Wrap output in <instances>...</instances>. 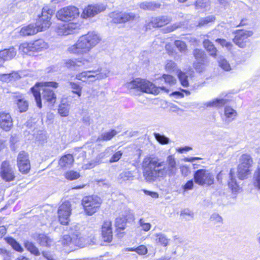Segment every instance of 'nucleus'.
Returning a JSON list of instances; mask_svg holds the SVG:
<instances>
[{
  "label": "nucleus",
  "mask_w": 260,
  "mask_h": 260,
  "mask_svg": "<svg viewBox=\"0 0 260 260\" xmlns=\"http://www.w3.org/2000/svg\"><path fill=\"white\" fill-rule=\"evenodd\" d=\"M123 153V152L121 150L114 152L112 149V147H108L104 152L100 153L98 157L99 159H102L113 154L109 160V162L110 163H114L117 162L121 158Z\"/></svg>",
  "instance_id": "412c9836"
},
{
  "label": "nucleus",
  "mask_w": 260,
  "mask_h": 260,
  "mask_svg": "<svg viewBox=\"0 0 260 260\" xmlns=\"http://www.w3.org/2000/svg\"><path fill=\"white\" fill-rule=\"evenodd\" d=\"M193 55L196 60L193 64V67L200 72L201 66L207 61V55L204 50L197 48L193 50Z\"/></svg>",
  "instance_id": "aec40b11"
},
{
  "label": "nucleus",
  "mask_w": 260,
  "mask_h": 260,
  "mask_svg": "<svg viewBox=\"0 0 260 260\" xmlns=\"http://www.w3.org/2000/svg\"><path fill=\"white\" fill-rule=\"evenodd\" d=\"M153 135L156 141L161 144H167L169 143V138L164 135L154 133Z\"/></svg>",
  "instance_id": "49530a36"
},
{
  "label": "nucleus",
  "mask_w": 260,
  "mask_h": 260,
  "mask_svg": "<svg viewBox=\"0 0 260 260\" xmlns=\"http://www.w3.org/2000/svg\"><path fill=\"white\" fill-rule=\"evenodd\" d=\"M110 17L112 18V21L114 23H122L135 20L137 15L132 12H119L112 13L111 14Z\"/></svg>",
  "instance_id": "f3484780"
},
{
  "label": "nucleus",
  "mask_w": 260,
  "mask_h": 260,
  "mask_svg": "<svg viewBox=\"0 0 260 260\" xmlns=\"http://www.w3.org/2000/svg\"><path fill=\"white\" fill-rule=\"evenodd\" d=\"M117 133L118 132L114 129H111L108 132L103 133L98 137L96 140V142L110 141L115 137Z\"/></svg>",
  "instance_id": "bb28decb"
},
{
  "label": "nucleus",
  "mask_w": 260,
  "mask_h": 260,
  "mask_svg": "<svg viewBox=\"0 0 260 260\" xmlns=\"http://www.w3.org/2000/svg\"><path fill=\"white\" fill-rule=\"evenodd\" d=\"M79 25L75 23H64L58 26L56 32L58 35L67 36L76 33L79 29Z\"/></svg>",
  "instance_id": "a211bd4d"
},
{
  "label": "nucleus",
  "mask_w": 260,
  "mask_h": 260,
  "mask_svg": "<svg viewBox=\"0 0 260 260\" xmlns=\"http://www.w3.org/2000/svg\"><path fill=\"white\" fill-rule=\"evenodd\" d=\"M16 55V51L14 48L6 49L0 51V55L4 61L10 60Z\"/></svg>",
  "instance_id": "c756f323"
},
{
  "label": "nucleus",
  "mask_w": 260,
  "mask_h": 260,
  "mask_svg": "<svg viewBox=\"0 0 260 260\" xmlns=\"http://www.w3.org/2000/svg\"><path fill=\"white\" fill-rule=\"evenodd\" d=\"M12 74H3L1 77V79L5 82L11 81L13 77Z\"/></svg>",
  "instance_id": "0e129e2a"
},
{
  "label": "nucleus",
  "mask_w": 260,
  "mask_h": 260,
  "mask_svg": "<svg viewBox=\"0 0 260 260\" xmlns=\"http://www.w3.org/2000/svg\"><path fill=\"white\" fill-rule=\"evenodd\" d=\"M102 235L105 242H111L113 239V232L112 229V222L105 220L102 226Z\"/></svg>",
  "instance_id": "5701e85b"
},
{
  "label": "nucleus",
  "mask_w": 260,
  "mask_h": 260,
  "mask_svg": "<svg viewBox=\"0 0 260 260\" xmlns=\"http://www.w3.org/2000/svg\"><path fill=\"white\" fill-rule=\"evenodd\" d=\"M209 5V0H197L195 3L196 9L198 10L207 9Z\"/></svg>",
  "instance_id": "09e8293b"
},
{
  "label": "nucleus",
  "mask_w": 260,
  "mask_h": 260,
  "mask_svg": "<svg viewBox=\"0 0 260 260\" xmlns=\"http://www.w3.org/2000/svg\"><path fill=\"white\" fill-rule=\"evenodd\" d=\"M126 224V221L124 218L119 217L116 219L115 226L117 228V236L118 237H122L123 236L122 233L120 231H123L125 229Z\"/></svg>",
  "instance_id": "473e14b6"
},
{
  "label": "nucleus",
  "mask_w": 260,
  "mask_h": 260,
  "mask_svg": "<svg viewBox=\"0 0 260 260\" xmlns=\"http://www.w3.org/2000/svg\"><path fill=\"white\" fill-rule=\"evenodd\" d=\"M194 182L193 179L188 180L183 186V189L185 190H191L193 188L194 186Z\"/></svg>",
  "instance_id": "052dcab7"
},
{
  "label": "nucleus",
  "mask_w": 260,
  "mask_h": 260,
  "mask_svg": "<svg viewBox=\"0 0 260 260\" xmlns=\"http://www.w3.org/2000/svg\"><path fill=\"white\" fill-rule=\"evenodd\" d=\"M210 220L218 223L221 222L222 219L218 214L214 213L211 216Z\"/></svg>",
  "instance_id": "680f3d73"
},
{
  "label": "nucleus",
  "mask_w": 260,
  "mask_h": 260,
  "mask_svg": "<svg viewBox=\"0 0 260 260\" xmlns=\"http://www.w3.org/2000/svg\"><path fill=\"white\" fill-rule=\"evenodd\" d=\"M100 40V37L95 32H88L80 37L75 44L68 48V51L77 55L83 54L96 45Z\"/></svg>",
  "instance_id": "7ed1b4c3"
},
{
  "label": "nucleus",
  "mask_w": 260,
  "mask_h": 260,
  "mask_svg": "<svg viewBox=\"0 0 260 260\" xmlns=\"http://www.w3.org/2000/svg\"><path fill=\"white\" fill-rule=\"evenodd\" d=\"M224 115L225 116V121L230 123L235 119L237 116V112L232 108L226 106L224 108Z\"/></svg>",
  "instance_id": "c85d7f7f"
},
{
  "label": "nucleus",
  "mask_w": 260,
  "mask_h": 260,
  "mask_svg": "<svg viewBox=\"0 0 260 260\" xmlns=\"http://www.w3.org/2000/svg\"><path fill=\"white\" fill-rule=\"evenodd\" d=\"M253 32L246 30H237L235 31V36L233 39L234 43L240 48H243L246 47L247 39L251 36Z\"/></svg>",
  "instance_id": "2eb2a0df"
},
{
  "label": "nucleus",
  "mask_w": 260,
  "mask_h": 260,
  "mask_svg": "<svg viewBox=\"0 0 260 260\" xmlns=\"http://www.w3.org/2000/svg\"><path fill=\"white\" fill-rule=\"evenodd\" d=\"M17 166L19 171L22 174H26L28 173L30 169L28 155L24 151L20 152L18 155Z\"/></svg>",
  "instance_id": "4468645a"
},
{
  "label": "nucleus",
  "mask_w": 260,
  "mask_h": 260,
  "mask_svg": "<svg viewBox=\"0 0 260 260\" xmlns=\"http://www.w3.org/2000/svg\"><path fill=\"white\" fill-rule=\"evenodd\" d=\"M160 7V4L155 2H146L140 4L141 9L144 10L154 11Z\"/></svg>",
  "instance_id": "72a5a7b5"
},
{
  "label": "nucleus",
  "mask_w": 260,
  "mask_h": 260,
  "mask_svg": "<svg viewBox=\"0 0 260 260\" xmlns=\"http://www.w3.org/2000/svg\"><path fill=\"white\" fill-rule=\"evenodd\" d=\"M134 176L131 171H124L119 174L118 177V180L120 183L126 182L127 181H131L133 180Z\"/></svg>",
  "instance_id": "f704fd0d"
},
{
  "label": "nucleus",
  "mask_w": 260,
  "mask_h": 260,
  "mask_svg": "<svg viewBox=\"0 0 260 260\" xmlns=\"http://www.w3.org/2000/svg\"><path fill=\"white\" fill-rule=\"evenodd\" d=\"M215 17L213 15H209L204 18H201L198 22V26L203 27L208 25L210 23L214 22Z\"/></svg>",
  "instance_id": "58836bf2"
},
{
  "label": "nucleus",
  "mask_w": 260,
  "mask_h": 260,
  "mask_svg": "<svg viewBox=\"0 0 260 260\" xmlns=\"http://www.w3.org/2000/svg\"><path fill=\"white\" fill-rule=\"evenodd\" d=\"M69 84L72 89V92L77 94L78 97H80L82 93V87L78 83L74 82H70Z\"/></svg>",
  "instance_id": "c03bdc74"
},
{
  "label": "nucleus",
  "mask_w": 260,
  "mask_h": 260,
  "mask_svg": "<svg viewBox=\"0 0 260 260\" xmlns=\"http://www.w3.org/2000/svg\"><path fill=\"white\" fill-rule=\"evenodd\" d=\"M253 179L254 186L260 190V159L257 169L254 173Z\"/></svg>",
  "instance_id": "79ce46f5"
},
{
  "label": "nucleus",
  "mask_w": 260,
  "mask_h": 260,
  "mask_svg": "<svg viewBox=\"0 0 260 260\" xmlns=\"http://www.w3.org/2000/svg\"><path fill=\"white\" fill-rule=\"evenodd\" d=\"M144 192L145 194L150 196L153 198H157L158 197V194L156 192L150 191L147 190H144Z\"/></svg>",
  "instance_id": "338daca9"
},
{
  "label": "nucleus",
  "mask_w": 260,
  "mask_h": 260,
  "mask_svg": "<svg viewBox=\"0 0 260 260\" xmlns=\"http://www.w3.org/2000/svg\"><path fill=\"white\" fill-rule=\"evenodd\" d=\"M54 11L45 7L42 9L41 15L38 16L35 25L39 31H42L48 28L51 25L50 19Z\"/></svg>",
  "instance_id": "6e6552de"
},
{
  "label": "nucleus",
  "mask_w": 260,
  "mask_h": 260,
  "mask_svg": "<svg viewBox=\"0 0 260 260\" xmlns=\"http://www.w3.org/2000/svg\"><path fill=\"white\" fill-rule=\"evenodd\" d=\"M80 177V174L74 171H68L65 174V177L69 180H74L77 179Z\"/></svg>",
  "instance_id": "3c124183"
},
{
  "label": "nucleus",
  "mask_w": 260,
  "mask_h": 260,
  "mask_svg": "<svg viewBox=\"0 0 260 260\" xmlns=\"http://www.w3.org/2000/svg\"><path fill=\"white\" fill-rule=\"evenodd\" d=\"M102 204L101 199L97 196L84 197L82 200L84 210L87 215L91 216L96 212Z\"/></svg>",
  "instance_id": "423d86ee"
},
{
  "label": "nucleus",
  "mask_w": 260,
  "mask_h": 260,
  "mask_svg": "<svg viewBox=\"0 0 260 260\" xmlns=\"http://www.w3.org/2000/svg\"><path fill=\"white\" fill-rule=\"evenodd\" d=\"M82 121L86 125H89L91 123V119L89 116H84L82 119Z\"/></svg>",
  "instance_id": "774afa93"
},
{
  "label": "nucleus",
  "mask_w": 260,
  "mask_h": 260,
  "mask_svg": "<svg viewBox=\"0 0 260 260\" xmlns=\"http://www.w3.org/2000/svg\"><path fill=\"white\" fill-rule=\"evenodd\" d=\"M252 159L247 154H243L240 158V164L238 167V177L240 180L246 179L250 173V168L252 166Z\"/></svg>",
  "instance_id": "1a4fd4ad"
},
{
  "label": "nucleus",
  "mask_w": 260,
  "mask_h": 260,
  "mask_svg": "<svg viewBox=\"0 0 260 260\" xmlns=\"http://www.w3.org/2000/svg\"><path fill=\"white\" fill-rule=\"evenodd\" d=\"M13 126V120L8 113H0V127L6 132L9 131Z\"/></svg>",
  "instance_id": "b1692460"
},
{
  "label": "nucleus",
  "mask_w": 260,
  "mask_h": 260,
  "mask_svg": "<svg viewBox=\"0 0 260 260\" xmlns=\"http://www.w3.org/2000/svg\"><path fill=\"white\" fill-rule=\"evenodd\" d=\"M166 69L167 71L170 72L174 71L177 69V64L172 60L168 61L166 65Z\"/></svg>",
  "instance_id": "5fc2aeb1"
},
{
  "label": "nucleus",
  "mask_w": 260,
  "mask_h": 260,
  "mask_svg": "<svg viewBox=\"0 0 260 260\" xmlns=\"http://www.w3.org/2000/svg\"><path fill=\"white\" fill-rule=\"evenodd\" d=\"M171 19L167 16H161L152 18L150 21L146 25V29H151L152 28L162 27L168 24Z\"/></svg>",
  "instance_id": "6ab92c4d"
},
{
  "label": "nucleus",
  "mask_w": 260,
  "mask_h": 260,
  "mask_svg": "<svg viewBox=\"0 0 260 260\" xmlns=\"http://www.w3.org/2000/svg\"><path fill=\"white\" fill-rule=\"evenodd\" d=\"M25 247L32 254L35 255H39L40 253L37 247L31 242L27 241L24 243Z\"/></svg>",
  "instance_id": "a19ab883"
},
{
  "label": "nucleus",
  "mask_w": 260,
  "mask_h": 260,
  "mask_svg": "<svg viewBox=\"0 0 260 260\" xmlns=\"http://www.w3.org/2000/svg\"><path fill=\"white\" fill-rule=\"evenodd\" d=\"M97 184L100 186H103L105 188H108L109 187V184L108 182L104 180H99L97 181Z\"/></svg>",
  "instance_id": "69168bd1"
},
{
  "label": "nucleus",
  "mask_w": 260,
  "mask_h": 260,
  "mask_svg": "<svg viewBox=\"0 0 260 260\" xmlns=\"http://www.w3.org/2000/svg\"><path fill=\"white\" fill-rule=\"evenodd\" d=\"M31 43L34 52H39L47 48V44L42 39L36 40Z\"/></svg>",
  "instance_id": "c9c22d12"
},
{
  "label": "nucleus",
  "mask_w": 260,
  "mask_h": 260,
  "mask_svg": "<svg viewBox=\"0 0 260 260\" xmlns=\"http://www.w3.org/2000/svg\"><path fill=\"white\" fill-rule=\"evenodd\" d=\"M193 180L194 183L200 186H210L214 184V175L210 170L199 169L194 172Z\"/></svg>",
  "instance_id": "39448f33"
},
{
  "label": "nucleus",
  "mask_w": 260,
  "mask_h": 260,
  "mask_svg": "<svg viewBox=\"0 0 260 260\" xmlns=\"http://www.w3.org/2000/svg\"><path fill=\"white\" fill-rule=\"evenodd\" d=\"M78 9L74 6H69L59 10L56 13L57 18L62 21H69L78 16Z\"/></svg>",
  "instance_id": "9b49d317"
},
{
  "label": "nucleus",
  "mask_w": 260,
  "mask_h": 260,
  "mask_svg": "<svg viewBox=\"0 0 260 260\" xmlns=\"http://www.w3.org/2000/svg\"><path fill=\"white\" fill-rule=\"evenodd\" d=\"M105 9V6L102 4L89 5L84 8L82 16L84 18L93 17L96 15L104 11Z\"/></svg>",
  "instance_id": "dca6fc26"
},
{
  "label": "nucleus",
  "mask_w": 260,
  "mask_h": 260,
  "mask_svg": "<svg viewBox=\"0 0 260 260\" xmlns=\"http://www.w3.org/2000/svg\"><path fill=\"white\" fill-rule=\"evenodd\" d=\"M139 222L140 225L141 226V228L144 231L147 232L149 230H150L151 226L150 223L145 222L143 218H140Z\"/></svg>",
  "instance_id": "13d9d810"
},
{
  "label": "nucleus",
  "mask_w": 260,
  "mask_h": 260,
  "mask_svg": "<svg viewBox=\"0 0 260 260\" xmlns=\"http://www.w3.org/2000/svg\"><path fill=\"white\" fill-rule=\"evenodd\" d=\"M8 243L11 245L12 248L18 252H22L23 251V248L20 244L14 238H9L7 240Z\"/></svg>",
  "instance_id": "a18cd8bd"
},
{
  "label": "nucleus",
  "mask_w": 260,
  "mask_h": 260,
  "mask_svg": "<svg viewBox=\"0 0 260 260\" xmlns=\"http://www.w3.org/2000/svg\"><path fill=\"white\" fill-rule=\"evenodd\" d=\"M128 88L136 89L142 92L150 93L152 94H158L159 90H166L164 86L157 87L152 82L140 78H137L127 83Z\"/></svg>",
  "instance_id": "20e7f679"
},
{
  "label": "nucleus",
  "mask_w": 260,
  "mask_h": 260,
  "mask_svg": "<svg viewBox=\"0 0 260 260\" xmlns=\"http://www.w3.org/2000/svg\"><path fill=\"white\" fill-rule=\"evenodd\" d=\"M147 252V248L144 245H142L136 248V252L139 255H145Z\"/></svg>",
  "instance_id": "bf43d9fd"
},
{
  "label": "nucleus",
  "mask_w": 260,
  "mask_h": 260,
  "mask_svg": "<svg viewBox=\"0 0 260 260\" xmlns=\"http://www.w3.org/2000/svg\"><path fill=\"white\" fill-rule=\"evenodd\" d=\"M165 162L160 161L156 158L147 157L142 162L143 176L147 182H153L159 177H163L166 175L170 177L175 175L177 168L175 158L172 155L167 157L166 166L161 168Z\"/></svg>",
  "instance_id": "f257e3e1"
},
{
  "label": "nucleus",
  "mask_w": 260,
  "mask_h": 260,
  "mask_svg": "<svg viewBox=\"0 0 260 260\" xmlns=\"http://www.w3.org/2000/svg\"><path fill=\"white\" fill-rule=\"evenodd\" d=\"M39 32L35 24H30L21 28L20 33L21 36H28L33 35Z\"/></svg>",
  "instance_id": "cd10ccee"
},
{
  "label": "nucleus",
  "mask_w": 260,
  "mask_h": 260,
  "mask_svg": "<svg viewBox=\"0 0 260 260\" xmlns=\"http://www.w3.org/2000/svg\"><path fill=\"white\" fill-rule=\"evenodd\" d=\"M95 60V58L87 55L83 57L81 60L69 59L65 62V66L71 70H77L78 68L84 67L85 68H90Z\"/></svg>",
  "instance_id": "9d476101"
},
{
  "label": "nucleus",
  "mask_w": 260,
  "mask_h": 260,
  "mask_svg": "<svg viewBox=\"0 0 260 260\" xmlns=\"http://www.w3.org/2000/svg\"><path fill=\"white\" fill-rule=\"evenodd\" d=\"M228 101L229 100L225 99H216L206 103L205 105L208 107L220 108L225 105Z\"/></svg>",
  "instance_id": "7c9ffc66"
},
{
  "label": "nucleus",
  "mask_w": 260,
  "mask_h": 260,
  "mask_svg": "<svg viewBox=\"0 0 260 260\" xmlns=\"http://www.w3.org/2000/svg\"><path fill=\"white\" fill-rule=\"evenodd\" d=\"M19 50L24 54L31 55V52H34L31 43H24L21 44L19 46Z\"/></svg>",
  "instance_id": "ea45409f"
},
{
  "label": "nucleus",
  "mask_w": 260,
  "mask_h": 260,
  "mask_svg": "<svg viewBox=\"0 0 260 260\" xmlns=\"http://www.w3.org/2000/svg\"><path fill=\"white\" fill-rule=\"evenodd\" d=\"M219 67L225 71H229L231 68L229 62L223 57H220L218 59Z\"/></svg>",
  "instance_id": "8fccbe9b"
},
{
  "label": "nucleus",
  "mask_w": 260,
  "mask_h": 260,
  "mask_svg": "<svg viewBox=\"0 0 260 260\" xmlns=\"http://www.w3.org/2000/svg\"><path fill=\"white\" fill-rule=\"evenodd\" d=\"M166 83H168L170 84H174L175 83L176 79L171 75L164 74L162 76Z\"/></svg>",
  "instance_id": "4d7b16f0"
},
{
  "label": "nucleus",
  "mask_w": 260,
  "mask_h": 260,
  "mask_svg": "<svg viewBox=\"0 0 260 260\" xmlns=\"http://www.w3.org/2000/svg\"><path fill=\"white\" fill-rule=\"evenodd\" d=\"M181 216H189L191 217H193V213L191 211L188 209H185L183 210H182L181 212Z\"/></svg>",
  "instance_id": "e2e57ef3"
},
{
  "label": "nucleus",
  "mask_w": 260,
  "mask_h": 260,
  "mask_svg": "<svg viewBox=\"0 0 260 260\" xmlns=\"http://www.w3.org/2000/svg\"><path fill=\"white\" fill-rule=\"evenodd\" d=\"M74 159L72 155L70 154L62 156L59 160V165L63 169L70 168L74 162Z\"/></svg>",
  "instance_id": "a878e982"
},
{
  "label": "nucleus",
  "mask_w": 260,
  "mask_h": 260,
  "mask_svg": "<svg viewBox=\"0 0 260 260\" xmlns=\"http://www.w3.org/2000/svg\"><path fill=\"white\" fill-rule=\"evenodd\" d=\"M82 240V238L80 236L78 226L74 225L70 228L69 234L63 236L61 239V243L64 246H69L71 244L80 246Z\"/></svg>",
  "instance_id": "0eeeda50"
},
{
  "label": "nucleus",
  "mask_w": 260,
  "mask_h": 260,
  "mask_svg": "<svg viewBox=\"0 0 260 260\" xmlns=\"http://www.w3.org/2000/svg\"><path fill=\"white\" fill-rule=\"evenodd\" d=\"M203 46L209 54L215 57L216 56L217 49L214 44L209 40H205L203 41Z\"/></svg>",
  "instance_id": "2f4dec72"
},
{
  "label": "nucleus",
  "mask_w": 260,
  "mask_h": 260,
  "mask_svg": "<svg viewBox=\"0 0 260 260\" xmlns=\"http://www.w3.org/2000/svg\"><path fill=\"white\" fill-rule=\"evenodd\" d=\"M32 238L42 246L50 247L52 243L51 239L45 234L35 233Z\"/></svg>",
  "instance_id": "393cba45"
},
{
  "label": "nucleus",
  "mask_w": 260,
  "mask_h": 260,
  "mask_svg": "<svg viewBox=\"0 0 260 260\" xmlns=\"http://www.w3.org/2000/svg\"><path fill=\"white\" fill-rule=\"evenodd\" d=\"M101 69L99 68L96 70H90L82 72L76 75V79L81 80L83 82H86L87 79L95 78L92 81L96 79H101L107 77L106 74L101 73Z\"/></svg>",
  "instance_id": "ddd939ff"
},
{
  "label": "nucleus",
  "mask_w": 260,
  "mask_h": 260,
  "mask_svg": "<svg viewBox=\"0 0 260 260\" xmlns=\"http://www.w3.org/2000/svg\"><path fill=\"white\" fill-rule=\"evenodd\" d=\"M17 106L20 112H24L27 111L28 107V102L23 99H19L17 100Z\"/></svg>",
  "instance_id": "de8ad7c7"
},
{
  "label": "nucleus",
  "mask_w": 260,
  "mask_h": 260,
  "mask_svg": "<svg viewBox=\"0 0 260 260\" xmlns=\"http://www.w3.org/2000/svg\"><path fill=\"white\" fill-rule=\"evenodd\" d=\"M71 207L69 202L62 203L58 209V220L61 224L67 225L70 221Z\"/></svg>",
  "instance_id": "f8f14e48"
},
{
  "label": "nucleus",
  "mask_w": 260,
  "mask_h": 260,
  "mask_svg": "<svg viewBox=\"0 0 260 260\" xmlns=\"http://www.w3.org/2000/svg\"><path fill=\"white\" fill-rule=\"evenodd\" d=\"M216 42L219 44L222 47H225L228 49L230 50L232 48V44L231 43L227 42L224 39H217Z\"/></svg>",
  "instance_id": "6e6d98bb"
},
{
  "label": "nucleus",
  "mask_w": 260,
  "mask_h": 260,
  "mask_svg": "<svg viewBox=\"0 0 260 260\" xmlns=\"http://www.w3.org/2000/svg\"><path fill=\"white\" fill-rule=\"evenodd\" d=\"M1 176L3 180L7 182L13 181L15 178L13 171L10 167L9 163L7 161H4L2 164Z\"/></svg>",
  "instance_id": "4be33fe9"
},
{
  "label": "nucleus",
  "mask_w": 260,
  "mask_h": 260,
  "mask_svg": "<svg viewBox=\"0 0 260 260\" xmlns=\"http://www.w3.org/2000/svg\"><path fill=\"white\" fill-rule=\"evenodd\" d=\"M230 175V181H229V186L232 189L233 191H236L237 188L238 187V185L237 184V181L235 178L234 177V173L233 172V170L231 169L230 170V172L229 174Z\"/></svg>",
  "instance_id": "37998d69"
},
{
  "label": "nucleus",
  "mask_w": 260,
  "mask_h": 260,
  "mask_svg": "<svg viewBox=\"0 0 260 260\" xmlns=\"http://www.w3.org/2000/svg\"><path fill=\"white\" fill-rule=\"evenodd\" d=\"M69 104L64 103V101L62 100L58 109V113L62 117H66L69 115Z\"/></svg>",
  "instance_id": "e433bc0d"
},
{
  "label": "nucleus",
  "mask_w": 260,
  "mask_h": 260,
  "mask_svg": "<svg viewBox=\"0 0 260 260\" xmlns=\"http://www.w3.org/2000/svg\"><path fill=\"white\" fill-rule=\"evenodd\" d=\"M155 241L157 243H159L160 245L166 247L168 246L170 240L166 236L162 233L155 234Z\"/></svg>",
  "instance_id": "4c0bfd02"
},
{
  "label": "nucleus",
  "mask_w": 260,
  "mask_h": 260,
  "mask_svg": "<svg viewBox=\"0 0 260 260\" xmlns=\"http://www.w3.org/2000/svg\"><path fill=\"white\" fill-rule=\"evenodd\" d=\"M58 84L56 82L50 81L37 83L30 88V91L35 98L37 107L41 109L42 107V99L49 105L53 106L56 100V95L54 91L50 88H57Z\"/></svg>",
  "instance_id": "f03ea898"
},
{
  "label": "nucleus",
  "mask_w": 260,
  "mask_h": 260,
  "mask_svg": "<svg viewBox=\"0 0 260 260\" xmlns=\"http://www.w3.org/2000/svg\"><path fill=\"white\" fill-rule=\"evenodd\" d=\"M174 44L180 52H184L187 49L186 44L180 40H176L174 42Z\"/></svg>",
  "instance_id": "864d4df0"
},
{
  "label": "nucleus",
  "mask_w": 260,
  "mask_h": 260,
  "mask_svg": "<svg viewBox=\"0 0 260 260\" xmlns=\"http://www.w3.org/2000/svg\"><path fill=\"white\" fill-rule=\"evenodd\" d=\"M178 78L181 85L184 87H187L188 85V81L187 75L183 72L180 71L178 74Z\"/></svg>",
  "instance_id": "603ef678"
}]
</instances>
